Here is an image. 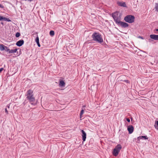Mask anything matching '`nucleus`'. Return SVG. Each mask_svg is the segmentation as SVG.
<instances>
[{"mask_svg": "<svg viewBox=\"0 0 158 158\" xmlns=\"http://www.w3.org/2000/svg\"><path fill=\"white\" fill-rule=\"evenodd\" d=\"M33 91L32 90L29 89L28 90L26 94V99L32 105H35V98L33 94Z\"/></svg>", "mask_w": 158, "mask_h": 158, "instance_id": "1", "label": "nucleus"}, {"mask_svg": "<svg viewBox=\"0 0 158 158\" xmlns=\"http://www.w3.org/2000/svg\"><path fill=\"white\" fill-rule=\"evenodd\" d=\"M92 37L94 41L99 43H101L103 42V40L102 37L101 35L99 33L94 32L92 34Z\"/></svg>", "mask_w": 158, "mask_h": 158, "instance_id": "2", "label": "nucleus"}, {"mask_svg": "<svg viewBox=\"0 0 158 158\" xmlns=\"http://www.w3.org/2000/svg\"><path fill=\"white\" fill-rule=\"evenodd\" d=\"M121 16V14L119 12L116 11L112 14V17L117 24L120 21Z\"/></svg>", "mask_w": 158, "mask_h": 158, "instance_id": "3", "label": "nucleus"}, {"mask_svg": "<svg viewBox=\"0 0 158 158\" xmlns=\"http://www.w3.org/2000/svg\"><path fill=\"white\" fill-rule=\"evenodd\" d=\"M122 146L120 144L118 145L114 149L113 155L115 156H117Z\"/></svg>", "mask_w": 158, "mask_h": 158, "instance_id": "4", "label": "nucleus"}, {"mask_svg": "<svg viewBox=\"0 0 158 158\" xmlns=\"http://www.w3.org/2000/svg\"><path fill=\"white\" fill-rule=\"evenodd\" d=\"M117 24L119 26L123 28L126 27L128 26V24L127 23L121 21L119 22Z\"/></svg>", "mask_w": 158, "mask_h": 158, "instance_id": "5", "label": "nucleus"}, {"mask_svg": "<svg viewBox=\"0 0 158 158\" xmlns=\"http://www.w3.org/2000/svg\"><path fill=\"white\" fill-rule=\"evenodd\" d=\"M135 17L133 15H129V23H132L134 22Z\"/></svg>", "mask_w": 158, "mask_h": 158, "instance_id": "6", "label": "nucleus"}, {"mask_svg": "<svg viewBox=\"0 0 158 158\" xmlns=\"http://www.w3.org/2000/svg\"><path fill=\"white\" fill-rule=\"evenodd\" d=\"M24 43V40H21L17 42L16 45L19 47H20Z\"/></svg>", "mask_w": 158, "mask_h": 158, "instance_id": "7", "label": "nucleus"}, {"mask_svg": "<svg viewBox=\"0 0 158 158\" xmlns=\"http://www.w3.org/2000/svg\"><path fill=\"white\" fill-rule=\"evenodd\" d=\"M81 131L82 133V140L83 141H84L86 139V133H85V132L83 130H82Z\"/></svg>", "mask_w": 158, "mask_h": 158, "instance_id": "8", "label": "nucleus"}, {"mask_svg": "<svg viewBox=\"0 0 158 158\" xmlns=\"http://www.w3.org/2000/svg\"><path fill=\"white\" fill-rule=\"evenodd\" d=\"M148 139V138L146 136H140L139 137H138L137 138V142L139 143V140L140 139Z\"/></svg>", "mask_w": 158, "mask_h": 158, "instance_id": "9", "label": "nucleus"}, {"mask_svg": "<svg viewBox=\"0 0 158 158\" xmlns=\"http://www.w3.org/2000/svg\"><path fill=\"white\" fill-rule=\"evenodd\" d=\"M150 37L152 39L158 40V35H150Z\"/></svg>", "mask_w": 158, "mask_h": 158, "instance_id": "10", "label": "nucleus"}, {"mask_svg": "<svg viewBox=\"0 0 158 158\" xmlns=\"http://www.w3.org/2000/svg\"><path fill=\"white\" fill-rule=\"evenodd\" d=\"M134 127L131 125H129V134H131L134 131Z\"/></svg>", "mask_w": 158, "mask_h": 158, "instance_id": "11", "label": "nucleus"}, {"mask_svg": "<svg viewBox=\"0 0 158 158\" xmlns=\"http://www.w3.org/2000/svg\"><path fill=\"white\" fill-rule=\"evenodd\" d=\"M118 4L119 6L125 7L126 6V5L125 2H118Z\"/></svg>", "mask_w": 158, "mask_h": 158, "instance_id": "12", "label": "nucleus"}, {"mask_svg": "<svg viewBox=\"0 0 158 158\" xmlns=\"http://www.w3.org/2000/svg\"><path fill=\"white\" fill-rule=\"evenodd\" d=\"M59 85L60 86H64L65 85V83L63 81L61 80L60 81Z\"/></svg>", "mask_w": 158, "mask_h": 158, "instance_id": "13", "label": "nucleus"}, {"mask_svg": "<svg viewBox=\"0 0 158 158\" xmlns=\"http://www.w3.org/2000/svg\"><path fill=\"white\" fill-rule=\"evenodd\" d=\"M5 46L2 44H0V50L1 51H3L5 49Z\"/></svg>", "mask_w": 158, "mask_h": 158, "instance_id": "14", "label": "nucleus"}, {"mask_svg": "<svg viewBox=\"0 0 158 158\" xmlns=\"http://www.w3.org/2000/svg\"><path fill=\"white\" fill-rule=\"evenodd\" d=\"M17 50V48H15V49H11L10 50V51L9 52V53H14L16 52Z\"/></svg>", "mask_w": 158, "mask_h": 158, "instance_id": "15", "label": "nucleus"}, {"mask_svg": "<svg viewBox=\"0 0 158 158\" xmlns=\"http://www.w3.org/2000/svg\"><path fill=\"white\" fill-rule=\"evenodd\" d=\"M154 127L156 129L158 130V120L155 122Z\"/></svg>", "mask_w": 158, "mask_h": 158, "instance_id": "16", "label": "nucleus"}, {"mask_svg": "<svg viewBox=\"0 0 158 158\" xmlns=\"http://www.w3.org/2000/svg\"><path fill=\"white\" fill-rule=\"evenodd\" d=\"M124 20L126 22L128 23V15H127L124 18Z\"/></svg>", "mask_w": 158, "mask_h": 158, "instance_id": "17", "label": "nucleus"}, {"mask_svg": "<svg viewBox=\"0 0 158 158\" xmlns=\"http://www.w3.org/2000/svg\"><path fill=\"white\" fill-rule=\"evenodd\" d=\"M54 33H55L53 31H50L49 34H50V35L51 36H53L54 35Z\"/></svg>", "mask_w": 158, "mask_h": 158, "instance_id": "18", "label": "nucleus"}, {"mask_svg": "<svg viewBox=\"0 0 158 158\" xmlns=\"http://www.w3.org/2000/svg\"><path fill=\"white\" fill-rule=\"evenodd\" d=\"M4 20L8 22H11V21L9 19L4 17Z\"/></svg>", "mask_w": 158, "mask_h": 158, "instance_id": "19", "label": "nucleus"}, {"mask_svg": "<svg viewBox=\"0 0 158 158\" xmlns=\"http://www.w3.org/2000/svg\"><path fill=\"white\" fill-rule=\"evenodd\" d=\"M84 113V110H82L80 112V118H82V115Z\"/></svg>", "mask_w": 158, "mask_h": 158, "instance_id": "20", "label": "nucleus"}, {"mask_svg": "<svg viewBox=\"0 0 158 158\" xmlns=\"http://www.w3.org/2000/svg\"><path fill=\"white\" fill-rule=\"evenodd\" d=\"M4 50H5V51H6V52H9V51H10V49L9 48H8L6 46H5V48Z\"/></svg>", "mask_w": 158, "mask_h": 158, "instance_id": "21", "label": "nucleus"}, {"mask_svg": "<svg viewBox=\"0 0 158 158\" xmlns=\"http://www.w3.org/2000/svg\"><path fill=\"white\" fill-rule=\"evenodd\" d=\"M20 35V34L19 32H17L15 34V36L16 37H19Z\"/></svg>", "mask_w": 158, "mask_h": 158, "instance_id": "22", "label": "nucleus"}, {"mask_svg": "<svg viewBox=\"0 0 158 158\" xmlns=\"http://www.w3.org/2000/svg\"><path fill=\"white\" fill-rule=\"evenodd\" d=\"M35 41L36 42H37L38 41H39V37H38V35H37V36L36 37V38L35 39Z\"/></svg>", "mask_w": 158, "mask_h": 158, "instance_id": "23", "label": "nucleus"}, {"mask_svg": "<svg viewBox=\"0 0 158 158\" xmlns=\"http://www.w3.org/2000/svg\"><path fill=\"white\" fill-rule=\"evenodd\" d=\"M155 9H156V10L158 11V4H156V6L155 7Z\"/></svg>", "mask_w": 158, "mask_h": 158, "instance_id": "24", "label": "nucleus"}, {"mask_svg": "<svg viewBox=\"0 0 158 158\" xmlns=\"http://www.w3.org/2000/svg\"><path fill=\"white\" fill-rule=\"evenodd\" d=\"M130 118L131 119V124H134V121L133 120L132 118V117H131Z\"/></svg>", "mask_w": 158, "mask_h": 158, "instance_id": "25", "label": "nucleus"}, {"mask_svg": "<svg viewBox=\"0 0 158 158\" xmlns=\"http://www.w3.org/2000/svg\"><path fill=\"white\" fill-rule=\"evenodd\" d=\"M4 17L0 16V21H2V20H4Z\"/></svg>", "mask_w": 158, "mask_h": 158, "instance_id": "26", "label": "nucleus"}, {"mask_svg": "<svg viewBox=\"0 0 158 158\" xmlns=\"http://www.w3.org/2000/svg\"><path fill=\"white\" fill-rule=\"evenodd\" d=\"M5 111L7 114H8V111H7L6 108L5 109Z\"/></svg>", "mask_w": 158, "mask_h": 158, "instance_id": "27", "label": "nucleus"}, {"mask_svg": "<svg viewBox=\"0 0 158 158\" xmlns=\"http://www.w3.org/2000/svg\"><path fill=\"white\" fill-rule=\"evenodd\" d=\"M3 68H1L0 69V73L3 70Z\"/></svg>", "mask_w": 158, "mask_h": 158, "instance_id": "28", "label": "nucleus"}, {"mask_svg": "<svg viewBox=\"0 0 158 158\" xmlns=\"http://www.w3.org/2000/svg\"><path fill=\"white\" fill-rule=\"evenodd\" d=\"M10 105L9 104H8V105L7 106H6V107L8 108H10Z\"/></svg>", "mask_w": 158, "mask_h": 158, "instance_id": "29", "label": "nucleus"}, {"mask_svg": "<svg viewBox=\"0 0 158 158\" xmlns=\"http://www.w3.org/2000/svg\"><path fill=\"white\" fill-rule=\"evenodd\" d=\"M139 38H141L142 39H143V38L142 37V36H139Z\"/></svg>", "mask_w": 158, "mask_h": 158, "instance_id": "30", "label": "nucleus"}, {"mask_svg": "<svg viewBox=\"0 0 158 158\" xmlns=\"http://www.w3.org/2000/svg\"><path fill=\"white\" fill-rule=\"evenodd\" d=\"M37 45L39 47H40V43H39L38 44H37Z\"/></svg>", "mask_w": 158, "mask_h": 158, "instance_id": "31", "label": "nucleus"}, {"mask_svg": "<svg viewBox=\"0 0 158 158\" xmlns=\"http://www.w3.org/2000/svg\"><path fill=\"white\" fill-rule=\"evenodd\" d=\"M126 120H127V121L128 122V121H129V120H128V118H126Z\"/></svg>", "mask_w": 158, "mask_h": 158, "instance_id": "32", "label": "nucleus"}, {"mask_svg": "<svg viewBox=\"0 0 158 158\" xmlns=\"http://www.w3.org/2000/svg\"><path fill=\"white\" fill-rule=\"evenodd\" d=\"M127 129L128 131V126L127 125Z\"/></svg>", "mask_w": 158, "mask_h": 158, "instance_id": "33", "label": "nucleus"}, {"mask_svg": "<svg viewBox=\"0 0 158 158\" xmlns=\"http://www.w3.org/2000/svg\"><path fill=\"white\" fill-rule=\"evenodd\" d=\"M0 7H3V6H2V5H1V4H0Z\"/></svg>", "mask_w": 158, "mask_h": 158, "instance_id": "34", "label": "nucleus"}, {"mask_svg": "<svg viewBox=\"0 0 158 158\" xmlns=\"http://www.w3.org/2000/svg\"><path fill=\"white\" fill-rule=\"evenodd\" d=\"M36 43H37V44H38L39 43H40L39 41H38L37 42H36Z\"/></svg>", "mask_w": 158, "mask_h": 158, "instance_id": "35", "label": "nucleus"}, {"mask_svg": "<svg viewBox=\"0 0 158 158\" xmlns=\"http://www.w3.org/2000/svg\"><path fill=\"white\" fill-rule=\"evenodd\" d=\"M155 30L156 31H158V29H156Z\"/></svg>", "mask_w": 158, "mask_h": 158, "instance_id": "36", "label": "nucleus"}, {"mask_svg": "<svg viewBox=\"0 0 158 158\" xmlns=\"http://www.w3.org/2000/svg\"><path fill=\"white\" fill-rule=\"evenodd\" d=\"M129 123L130 122V119H129Z\"/></svg>", "mask_w": 158, "mask_h": 158, "instance_id": "37", "label": "nucleus"}]
</instances>
